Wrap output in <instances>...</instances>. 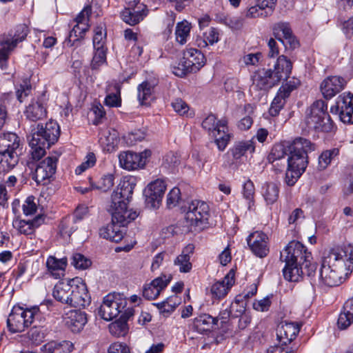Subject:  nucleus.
Wrapping results in <instances>:
<instances>
[{
    "instance_id": "27",
    "label": "nucleus",
    "mask_w": 353,
    "mask_h": 353,
    "mask_svg": "<svg viewBox=\"0 0 353 353\" xmlns=\"http://www.w3.org/2000/svg\"><path fill=\"white\" fill-rule=\"evenodd\" d=\"M183 60L185 62L186 70L195 72L204 65L205 57L200 50L189 48L184 52Z\"/></svg>"
},
{
    "instance_id": "57",
    "label": "nucleus",
    "mask_w": 353,
    "mask_h": 353,
    "mask_svg": "<svg viewBox=\"0 0 353 353\" xmlns=\"http://www.w3.org/2000/svg\"><path fill=\"white\" fill-rule=\"evenodd\" d=\"M23 214L26 216L32 215L36 212L37 205L34 202V197L33 196H28L22 206Z\"/></svg>"
},
{
    "instance_id": "47",
    "label": "nucleus",
    "mask_w": 353,
    "mask_h": 353,
    "mask_svg": "<svg viewBox=\"0 0 353 353\" xmlns=\"http://www.w3.org/2000/svg\"><path fill=\"white\" fill-rule=\"evenodd\" d=\"M75 222L70 217L64 218L60 225L59 231L62 236H70L71 234L77 230V227Z\"/></svg>"
},
{
    "instance_id": "30",
    "label": "nucleus",
    "mask_w": 353,
    "mask_h": 353,
    "mask_svg": "<svg viewBox=\"0 0 353 353\" xmlns=\"http://www.w3.org/2000/svg\"><path fill=\"white\" fill-rule=\"evenodd\" d=\"M194 247L192 244H188L182 250L181 254L174 260V265L179 267V270L182 273L190 272L192 268L190 262L191 254H193Z\"/></svg>"
},
{
    "instance_id": "62",
    "label": "nucleus",
    "mask_w": 353,
    "mask_h": 353,
    "mask_svg": "<svg viewBox=\"0 0 353 353\" xmlns=\"http://www.w3.org/2000/svg\"><path fill=\"white\" fill-rule=\"evenodd\" d=\"M294 352L295 347L293 346H285L279 343L278 345L270 347L267 350V353H294Z\"/></svg>"
},
{
    "instance_id": "29",
    "label": "nucleus",
    "mask_w": 353,
    "mask_h": 353,
    "mask_svg": "<svg viewBox=\"0 0 353 353\" xmlns=\"http://www.w3.org/2000/svg\"><path fill=\"white\" fill-rule=\"evenodd\" d=\"M148 14L147 7L141 5L134 9L125 8L121 13L122 20L130 25L134 26L139 23Z\"/></svg>"
},
{
    "instance_id": "9",
    "label": "nucleus",
    "mask_w": 353,
    "mask_h": 353,
    "mask_svg": "<svg viewBox=\"0 0 353 353\" xmlns=\"http://www.w3.org/2000/svg\"><path fill=\"white\" fill-rule=\"evenodd\" d=\"M28 33V28L25 24H19L16 27L14 34H10L0 41V68L2 70L7 68L11 52L19 43L25 40Z\"/></svg>"
},
{
    "instance_id": "59",
    "label": "nucleus",
    "mask_w": 353,
    "mask_h": 353,
    "mask_svg": "<svg viewBox=\"0 0 353 353\" xmlns=\"http://www.w3.org/2000/svg\"><path fill=\"white\" fill-rule=\"evenodd\" d=\"M302 174L300 171L288 167L285 179L286 183L290 186L294 185Z\"/></svg>"
},
{
    "instance_id": "43",
    "label": "nucleus",
    "mask_w": 353,
    "mask_h": 353,
    "mask_svg": "<svg viewBox=\"0 0 353 353\" xmlns=\"http://www.w3.org/2000/svg\"><path fill=\"white\" fill-rule=\"evenodd\" d=\"M286 98H288V92H285V91H283L282 92L279 90L269 110V113L271 116L276 117L279 114L280 110L285 105Z\"/></svg>"
},
{
    "instance_id": "25",
    "label": "nucleus",
    "mask_w": 353,
    "mask_h": 353,
    "mask_svg": "<svg viewBox=\"0 0 353 353\" xmlns=\"http://www.w3.org/2000/svg\"><path fill=\"white\" fill-rule=\"evenodd\" d=\"M171 279L172 276L170 274H163L154 279L150 283L144 286L143 296L148 300L155 299L161 292L167 287Z\"/></svg>"
},
{
    "instance_id": "35",
    "label": "nucleus",
    "mask_w": 353,
    "mask_h": 353,
    "mask_svg": "<svg viewBox=\"0 0 353 353\" xmlns=\"http://www.w3.org/2000/svg\"><path fill=\"white\" fill-rule=\"evenodd\" d=\"M353 323V299L347 300L339 314L337 325L341 329H346Z\"/></svg>"
},
{
    "instance_id": "1",
    "label": "nucleus",
    "mask_w": 353,
    "mask_h": 353,
    "mask_svg": "<svg viewBox=\"0 0 353 353\" xmlns=\"http://www.w3.org/2000/svg\"><path fill=\"white\" fill-rule=\"evenodd\" d=\"M352 270L353 246L349 244L340 250H330L323 258L319 277L325 285L337 286L347 279Z\"/></svg>"
},
{
    "instance_id": "61",
    "label": "nucleus",
    "mask_w": 353,
    "mask_h": 353,
    "mask_svg": "<svg viewBox=\"0 0 353 353\" xmlns=\"http://www.w3.org/2000/svg\"><path fill=\"white\" fill-rule=\"evenodd\" d=\"M171 105L174 110L181 115L185 114L189 110L188 104L181 99H174L172 102Z\"/></svg>"
},
{
    "instance_id": "22",
    "label": "nucleus",
    "mask_w": 353,
    "mask_h": 353,
    "mask_svg": "<svg viewBox=\"0 0 353 353\" xmlns=\"http://www.w3.org/2000/svg\"><path fill=\"white\" fill-rule=\"evenodd\" d=\"M126 221V223L114 221L112 216L111 223L105 227H102L99 230L100 236L116 243L121 241L125 234L124 228L131 222L128 220Z\"/></svg>"
},
{
    "instance_id": "48",
    "label": "nucleus",
    "mask_w": 353,
    "mask_h": 353,
    "mask_svg": "<svg viewBox=\"0 0 353 353\" xmlns=\"http://www.w3.org/2000/svg\"><path fill=\"white\" fill-rule=\"evenodd\" d=\"M114 176L112 174L103 175L97 183V185L92 184V188L105 192L114 185Z\"/></svg>"
},
{
    "instance_id": "56",
    "label": "nucleus",
    "mask_w": 353,
    "mask_h": 353,
    "mask_svg": "<svg viewBox=\"0 0 353 353\" xmlns=\"http://www.w3.org/2000/svg\"><path fill=\"white\" fill-rule=\"evenodd\" d=\"M254 183L250 180H248L244 183L243 194L244 198L249 201V207H250L251 204H254Z\"/></svg>"
},
{
    "instance_id": "53",
    "label": "nucleus",
    "mask_w": 353,
    "mask_h": 353,
    "mask_svg": "<svg viewBox=\"0 0 353 353\" xmlns=\"http://www.w3.org/2000/svg\"><path fill=\"white\" fill-rule=\"evenodd\" d=\"M96 157L93 152H89L85 156L84 161L75 169L76 174H81L87 169L93 167L96 163Z\"/></svg>"
},
{
    "instance_id": "4",
    "label": "nucleus",
    "mask_w": 353,
    "mask_h": 353,
    "mask_svg": "<svg viewBox=\"0 0 353 353\" xmlns=\"http://www.w3.org/2000/svg\"><path fill=\"white\" fill-rule=\"evenodd\" d=\"M21 144L20 138L14 132L0 134V171L8 172L19 161L17 150Z\"/></svg>"
},
{
    "instance_id": "14",
    "label": "nucleus",
    "mask_w": 353,
    "mask_h": 353,
    "mask_svg": "<svg viewBox=\"0 0 353 353\" xmlns=\"http://www.w3.org/2000/svg\"><path fill=\"white\" fill-rule=\"evenodd\" d=\"M92 12L90 6L85 7L75 18L76 24L70 32L68 42L73 46L76 41H79L84 37L85 33L89 29V18Z\"/></svg>"
},
{
    "instance_id": "44",
    "label": "nucleus",
    "mask_w": 353,
    "mask_h": 353,
    "mask_svg": "<svg viewBox=\"0 0 353 353\" xmlns=\"http://www.w3.org/2000/svg\"><path fill=\"white\" fill-rule=\"evenodd\" d=\"M180 304V299L174 295L168 297L165 301L158 303L157 305L161 313L167 316L170 314Z\"/></svg>"
},
{
    "instance_id": "60",
    "label": "nucleus",
    "mask_w": 353,
    "mask_h": 353,
    "mask_svg": "<svg viewBox=\"0 0 353 353\" xmlns=\"http://www.w3.org/2000/svg\"><path fill=\"white\" fill-rule=\"evenodd\" d=\"M180 163V159L177 154L168 153L163 157V164L169 168H174Z\"/></svg>"
},
{
    "instance_id": "10",
    "label": "nucleus",
    "mask_w": 353,
    "mask_h": 353,
    "mask_svg": "<svg viewBox=\"0 0 353 353\" xmlns=\"http://www.w3.org/2000/svg\"><path fill=\"white\" fill-rule=\"evenodd\" d=\"M127 301L119 294H108L103 300L99 308L98 314L104 320L108 321L117 317L126 307Z\"/></svg>"
},
{
    "instance_id": "16",
    "label": "nucleus",
    "mask_w": 353,
    "mask_h": 353,
    "mask_svg": "<svg viewBox=\"0 0 353 353\" xmlns=\"http://www.w3.org/2000/svg\"><path fill=\"white\" fill-rule=\"evenodd\" d=\"M255 145L253 139L247 141H237L229 149L227 155L231 158L230 165H237L243 161L248 154H253Z\"/></svg>"
},
{
    "instance_id": "40",
    "label": "nucleus",
    "mask_w": 353,
    "mask_h": 353,
    "mask_svg": "<svg viewBox=\"0 0 353 353\" xmlns=\"http://www.w3.org/2000/svg\"><path fill=\"white\" fill-rule=\"evenodd\" d=\"M262 195L267 205L274 203L279 194V188L278 185L273 183H265L262 188Z\"/></svg>"
},
{
    "instance_id": "42",
    "label": "nucleus",
    "mask_w": 353,
    "mask_h": 353,
    "mask_svg": "<svg viewBox=\"0 0 353 353\" xmlns=\"http://www.w3.org/2000/svg\"><path fill=\"white\" fill-rule=\"evenodd\" d=\"M339 155V149L337 148L323 152L319 157V168L321 170L325 169L332 161L336 160Z\"/></svg>"
},
{
    "instance_id": "64",
    "label": "nucleus",
    "mask_w": 353,
    "mask_h": 353,
    "mask_svg": "<svg viewBox=\"0 0 353 353\" xmlns=\"http://www.w3.org/2000/svg\"><path fill=\"white\" fill-rule=\"evenodd\" d=\"M337 114H339L342 122L345 123H353V107L341 110Z\"/></svg>"
},
{
    "instance_id": "3",
    "label": "nucleus",
    "mask_w": 353,
    "mask_h": 353,
    "mask_svg": "<svg viewBox=\"0 0 353 353\" xmlns=\"http://www.w3.org/2000/svg\"><path fill=\"white\" fill-rule=\"evenodd\" d=\"M134 184L128 181H123L111 195V203L108 208L114 221L126 223L134 221L138 213L132 209L128 210L127 203L132 198Z\"/></svg>"
},
{
    "instance_id": "11",
    "label": "nucleus",
    "mask_w": 353,
    "mask_h": 353,
    "mask_svg": "<svg viewBox=\"0 0 353 353\" xmlns=\"http://www.w3.org/2000/svg\"><path fill=\"white\" fill-rule=\"evenodd\" d=\"M209 216V205L204 201L194 200L189 204L185 219L190 226L201 227L208 223Z\"/></svg>"
},
{
    "instance_id": "6",
    "label": "nucleus",
    "mask_w": 353,
    "mask_h": 353,
    "mask_svg": "<svg viewBox=\"0 0 353 353\" xmlns=\"http://www.w3.org/2000/svg\"><path fill=\"white\" fill-rule=\"evenodd\" d=\"M305 122L310 129L317 132H330L334 127V123L327 112V104L323 100H317L310 106Z\"/></svg>"
},
{
    "instance_id": "2",
    "label": "nucleus",
    "mask_w": 353,
    "mask_h": 353,
    "mask_svg": "<svg viewBox=\"0 0 353 353\" xmlns=\"http://www.w3.org/2000/svg\"><path fill=\"white\" fill-rule=\"evenodd\" d=\"M311 252L299 241L290 242L281 252L280 260L285 263L283 269L284 278L292 282H297L302 277L303 270L299 268L307 259H312Z\"/></svg>"
},
{
    "instance_id": "18",
    "label": "nucleus",
    "mask_w": 353,
    "mask_h": 353,
    "mask_svg": "<svg viewBox=\"0 0 353 353\" xmlns=\"http://www.w3.org/2000/svg\"><path fill=\"white\" fill-rule=\"evenodd\" d=\"M90 303V296L84 283L77 285L72 279L68 305L74 307H85Z\"/></svg>"
},
{
    "instance_id": "24",
    "label": "nucleus",
    "mask_w": 353,
    "mask_h": 353,
    "mask_svg": "<svg viewBox=\"0 0 353 353\" xmlns=\"http://www.w3.org/2000/svg\"><path fill=\"white\" fill-rule=\"evenodd\" d=\"M300 327L297 323H281L276 330V336L279 343L283 345H289L295 339L299 332Z\"/></svg>"
},
{
    "instance_id": "51",
    "label": "nucleus",
    "mask_w": 353,
    "mask_h": 353,
    "mask_svg": "<svg viewBox=\"0 0 353 353\" xmlns=\"http://www.w3.org/2000/svg\"><path fill=\"white\" fill-rule=\"evenodd\" d=\"M221 21L232 30H240L243 26L244 19L241 16H225Z\"/></svg>"
},
{
    "instance_id": "41",
    "label": "nucleus",
    "mask_w": 353,
    "mask_h": 353,
    "mask_svg": "<svg viewBox=\"0 0 353 353\" xmlns=\"http://www.w3.org/2000/svg\"><path fill=\"white\" fill-rule=\"evenodd\" d=\"M351 107H353V95L350 93H343L337 98L335 105L330 108V112L332 114H338L341 110Z\"/></svg>"
},
{
    "instance_id": "55",
    "label": "nucleus",
    "mask_w": 353,
    "mask_h": 353,
    "mask_svg": "<svg viewBox=\"0 0 353 353\" xmlns=\"http://www.w3.org/2000/svg\"><path fill=\"white\" fill-rule=\"evenodd\" d=\"M181 199V191L179 188H173L167 196V205L172 208L177 205Z\"/></svg>"
},
{
    "instance_id": "54",
    "label": "nucleus",
    "mask_w": 353,
    "mask_h": 353,
    "mask_svg": "<svg viewBox=\"0 0 353 353\" xmlns=\"http://www.w3.org/2000/svg\"><path fill=\"white\" fill-rule=\"evenodd\" d=\"M72 264L77 269H86L91 265L90 259L85 258L83 254L76 253L72 256Z\"/></svg>"
},
{
    "instance_id": "7",
    "label": "nucleus",
    "mask_w": 353,
    "mask_h": 353,
    "mask_svg": "<svg viewBox=\"0 0 353 353\" xmlns=\"http://www.w3.org/2000/svg\"><path fill=\"white\" fill-rule=\"evenodd\" d=\"M39 311L38 307L24 309L21 306L14 305L7 319V325L9 330L12 333L24 331L32 323Z\"/></svg>"
},
{
    "instance_id": "36",
    "label": "nucleus",
    "mask_w": 353,
    "mask_h": 353,
    "mask_svg": "<svg viewBox=\"0 0 353 353\" xmlns=\"http://www.w3.org/2000/svg\"><path fill=\"white\" fill-rule=\"evenodd\" d=\"M46 109L43 105L39 101L30 104L26 110L25 114L30 121H37L43 119L46 116Z\"/></svg>"
},
{
    "instance_id": "28",
    "label": "nucleus",
    "mask_w": 353,
    "mask_h": 353,
    "mask_svg": "<svg viewBox=\"0 0 353 353\" xmlns=\"http://www.w3.org/2000/svg\"><path fill=\"white\" fill-rule=\"evenodd\" d=\"M292 69V63L285 56L281 55L277 58L272 69L273 77L279 83L282 80H286L291 74Z\"/></svg>"
},
{
    "instance_id": "58",
    "label": "nucleus",
    "mask_w": 353,
    "mask_h": 353,
    "mask_svg": "<svg viewBox=\"0 0 353 353\" xmlns=\"http://www.w3.org/2000/svg\"><path fill=\"white\" fill-rule=\"evenodd\" d=\"M105 104L109 107H119L121 104L120 97V90L117 89L116 93L109 94L106 96L104 101Z\"/></svg>"
},
{
    "instance_id": "19",
    "label": "nucleus",
    "mask_w": 353,
    "mask_h": 353,
    "mask_svg": "<svg viewBox=\"0 0 353 353\" xmlns=\"http://www.w3.org/2000/svg\"><path fill=\"white\" fill-rule=\"evenodd\" d=\"M268 240V236L259 231L251 233L247 238L248 245L250 250L260 258L266 256L269 253Z\"/></svg>"
},
{
    "instance_id": "50",
    "label": "nucleus",
    "mask_w": 353,
    "mask_h": 353,
    "mask_svg": "<svg viewBox=\"0 0 353 353\" xmlns=\"http://www.w3.org/2000/svg\"><path fill=\"white\" fill-rule=\"evenodd\" d=\"M285 155L289 157L288 144L285 145L283 144H276L272 149L271 153L269 156V160L274 161L283 158Z\"/></svg>"
},
{
    "instance_id": "46",
    "label": "nucleus",
    "mask_w": 353,
    "mask_h": 353,
    "mask_svg": "<svg viewBox=\"0 0 353 353\" xmlns=\"http://www.w3.org/2000/svg\"><path fill=\"white\" fill-rule=\"evenodd\" d=\"M109 331L117 337L123 336L128 331V323L125 320L119 319L109 325Z\"/></svg>"
},
{
    "instance_id": "31",
    "label": "nucleus",
    "mask_w": 353,
    "mask_h": 353,
    "mask_svg": "<svg viewBox=\"0 0 353 353\" xmlns=\"http://www.w3.org/2000/svg\"><path fill=\"white\" fill-rule=\"evenodd\" d=\"M66 266V258L59 259L53 256H50L47 259L46 267L48 273L56 279H60L64 276Z\"/></svg>"
},
{
    "instance_id": "8",
    "label": "nucleus",
    "mask_w": 353,
    "mask_h": 353,
    "mask_svg": "<svg viewBox=\"0 0 353 353\" xmlns=\"http://www.w3.org/2000/svg\"><path fill=\"white\" fill-rule=\"evenodd\" d=\"M227 123L225 119L217 121L214 114L208 115L202 122L203 128L214 137V142L220 151H223L230 141V136L227 132Z\"/></svg>"
},
{
    "instance_id": "21",
    "label": "nucleus",
    "mask_w": 353,
    "mask_h": 353,
    "mask_svg": "<svg viewBox=\"0 0 353 353\" xmlns=\"http://www.w3.org/2000/svg\"><path fill=\"white\" fill-rule=\"evenodd\" d=\"M346 81L339 76H330L325 79L320 86L321 91L326 99H330L344 89Z\"/></svg>"
},
{
    "instance_id": "26",
    "label": "nucleus",
    "mask_w": 353,
    "mask_h": 353,
    "mask_svg": "<svg viewBox=\"0 0 353 353\" xmlns=\"http://www.w3.org/2000/svg\"><path fill=\"white\" fill-rule=\"evenodd\" d=\"M234 283V272L230 270L221 281L214 282L210 287L212 299H221L228 293Z\"/></svg>"
},
{
    "instance_id": "34",
    "label": "nucleus",
    "mask_w": 353,
    "mask_h": 353,
    "mask_svg": "<svg viewBox=\"0 0 353 353\" xmlns=\"http://www.w3.org/2000/svg\"><path fill=\"white\" fill-rule=\"evenodd\" d=\"M217 320L212 316L203 314L194 319V329L200 334H207L211 331L212 325L216 324Z\"/></svg>"
},
{
    "instance_id": "39",
    "label": "nucleus",
    "mask_w": 353,
    "mask_h": 353,
    "mask_svg": "<svg viewBox=\"0 0 353 353\" xmlns=\"http://www.w3.org/2000/svg\"><path fill=\"white\" fill-rule=\"evenodd\" d=\"M191 23L184 20L179 22L176 26L175 37L176 41L181 45L187 43L190 37Z\"/></svg>"
},
{
    "instance_id": "17",
    "label": "nucleus",
    "mask_w": 353,
    "mask_h": 353,
    "mask_svg": "<svg viewBox=\"0 0 353 353\" xmlns=\"http://www.w3.org/2000/svg\"><path fill=\"white\" fill-rule=\"evenodd\" d=\"M166 190V184L163 179H157L148 184L144 190L145 202L151 208L159 206Z\"/></svg>"
},
{
    "instance_id": "32",
    "label": "nucleus",
    "mask_w": 353,
    "mask_h": 353,
    "mask_svg": "<svg viewBox=\"0 0 353 353\" xmlns=\"http://www.w3.org/2000/svg\"><path fill=\"white\" fill-rule=\"evenodd\" d=\"M87 315L85 312L72 310L68 314L66 324L73 332H80L87 323Z\"/></svg>"
},
{
    "instance_id": "33",
    "label": "nucleus",
    "mask_w": 353,
    "mask_h": 353,
    "mask_svg": "<svg viewBox=\"0 0 353 353\" xmlns=\"http://www.w3.org/2000/svg\"><path fill=\"white\" fill-rule=\"evenodd\" d=\"M44 222V217L41 215L37 216L31 221L16 219L13 221V226L21 234L28 235L34 232V230Z\"/></svg>"
},
{
    "instance_id": "63",
    "label": "nucleus",
    "mask_w": 353,
    "mask_h": 353,
    "mask_svg": "<svg viewBox=\"0 0 353 353\" xmlns=\"http://www.w3.org/2000/svg\"><path fill=\"white\" fill-rule=\"evenodd\" d=\"M261 57H262V54L261 52L250 53V54H248L243 56V61L245 63V65H246L248 66H249V65L256 66L259 64V61L261 59Z\"/></svg>"
},
{
    "instance_id": "45",
    "label": "nucleus",
    "mask_w": 353,
    "mask_h": 353,
    "mask_svg": "<svg viewBox=\"0 0 353 353\" xmlns=\"http://www.w3.org/2000/svg\"><path fill=\"white\" fill-rule=\"evenodd\" d=\"M37 140L32 138L30 140V145L31 147V155L34 160H39L46 154V150L48 149L50 146H46L43 144L41 141H39L36 144Z\"/></svg>"
},
{
    "instance_id": "13",
    "label": "nucleus",
    "mask_w": 353,
    "mask_h": 353,
    "mask_svg": "<svg viewBox=\"0 0 353 353\" xmlns=\"http://www.w3.org/2000/svg\"><path fill=\"white\" fill-rule=\"evenodd\" d=\"M59 134V125L56 121L50 120L44 125L38 124L37 128L32 130V137L37 140L36 144L41 141L46 146H51L57 141Z\"/></svg>"
},
{
    "instance_id": "12",
    "label": "nucleus",
    "mask_w": 353,
    "mask_h": 353,
    "mask_svg": "<svg viewBox=\"0 0 353 353\" xmlns=\"http://www.w3.org/2000/svg\"><path fill=\"white\" fill-rule=\"evenodd\" d=\"M59 154H54L40 161L35 169L33 179L37 184L47 185L54 177Z\"/></svg>"
},
{
    "instance_id": "37",
    "label": "nucleus",
    "mask_w": 353,
    "mask_h": 353,
    "mask_svg": "<svg viewBox=\"0 0 353 353\" xmlns=\"http://www.w3.org/2000/svg\"><path fill=\"white\" fill-rule=\"evenodd\" d=\"M72 284V280L67 283L59 282L55 285L53 290V296L54 299L63 303L67 304Z\"/></svg>"
},
{
    "instance_id": "38",
    "label": "nucleus",
    "mask_w": 353,
    "mask_h": 353,
    "mask_svg": "<svg viewBox=\"0 0 353 353\" xmlns=\"http://www.w3.org/2000/svg\"><path fill=\"white\" fill-rule=\"evenodd\" d=\"M137 98L141 105H149L153 98L154 86L148 81H143L137 88Z\"/></svg>"
},
{
    "instance_id": "52",
    "label": "nucleus",
    "mask_w": 353,
    "mask_h": 353,
    "mask_svg": "<svg viewBox=\"0 0 353 353\" xmlns=\"http://www.w3.org/2000/svg\"><path fill=\"white\" fill-rule=\"evenodd\" d=\"M106 39V32L102 26H97L94 29L93 37V46L94 48H105L104 45Z\"/></svg>"
},
{
    "instance_id": "49",
    "label": "nucleus",
    "mask_w": 353,
    "mask_h": 353,
    "mask_svg": "<svg viewBox=\"0 0 353 353\" xmlns=\"http://www.w3.org/2000/svg\"><path fill=\"white\" fill-rule=\"evenodd\" d=\"M94 49L95 52L92 60L91 68L93 70H97L106 63V48Z\"/></svg>"
},
{
    "instance_id": "5",
    "label": "nucleus",
    "mask_w": 353,
    "mask_h": 353,
    "mask_svg": "<svg viewBox=\"0 0 353 353\" xmlns=\"http://www.w3.org/2000/svg\"><path fill=\"white\" fill-rule=\"evenodd\" d=\"M315 150V145L310 140L298 137L288 143V167L304 172L307 163V154Z\"/></svg>"
},
{
    "instance_id": "23",
    "label": "nucleus",
    "mask_w": 353,
    "mask_h": 353,
    "mask_svg": "<svg viewBox=\"0 0 353 353\" xmlns=\"http://www.w3.org/2000/svg\"><path fill=\"white\" fill-rule=\"evenodd\" d=\"M273 32L275 37L281 41L286 47L296 48L299 46V41L292 33L290 24L287 22H279L274 24Z\"/></svg>"
},
{
    "instance_id": "20",
    "label": "nucleus",
    "mask_w": 353,
    "mask_h": 353,
    "mask_svg": "<svg viewBox=\"0 0 353 353\" xmlns=\"http://www.w3.org/2000/svg\"><path fill=\"white\" fill-rule=\"evenodd\" d=\"M277 84V81L273 77L272 69L263 68L254 72L250 89L267 90Z\"/></svg>"
},
{
    "instance_id": "15",
    "label": "nucleus",
    "mask_w": 353,
    "mask_h": 353,
    "mask_svg": "<svg viewBox=\"0 0 353 353\" xmlns=\"http://www.w3.org/2000/svg\"><path fill=\"white\" fill-rule=\"evenodd\" d=\"M151 151L145 150L137 153L131 151L123 152L119 155L121 166L128 170H134L144 167L146 159L150 157Z\"/></svg>"
}]
</instances>
